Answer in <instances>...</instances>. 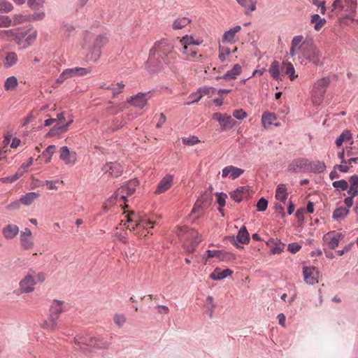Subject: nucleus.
<instances>
[{
	"mask_svg": "<svg viewBox=\"0 0 358 358\" xmlns=\"http://www.w3.org/2000/svg\"><path fill=\"white\" fill-rule=\"evenodd\" d=\"M182 142L184 145H194L200 142L198 137L193 136L189 138H183Z\"/></svg>",
	"mask_w": 358,
	"mask_h": 358,
	"instance_id": "obj_57",
	"label": "nucleus"
},
{
	"mask_svg": "<svg viewBox=\"0 0 358 358\" xmlns=\"http://www.w3.org/2000/svg\"><path fill=\"white\" fill-rule=\"evenodd\" d=\"M348 213V210L344 208H337L334 211L333 217L334 219H339L346 216Z\"/></svg>",
	"mask_w": 358,
	"mask_h": 358,
	"instance_id": "obj_55",
	"label": "nucleus"
},
{
	"mask_svg": "<svg viewBox=\"0 0 358 358\" xmlns=\"http://www.w3.org/2000/svg\"><path fill=\"white\" fill-rule=\"evenodd\" d=\"M276 120L275 114L270 112H265L262 117V123L264 127L267 128L273 124V122Z\"/></svg>",
	"mask_w": 358,
	"mask_h": 358,
	"instance_id": "obj_36",
	"label": "nucleus"
},
{
	"mask_svg": "<svg viewBox=\"0 0 358 358\" xmlns=\"http://www.w3.org/2000/svg\"><path fill=\"white\" fill-rule=\"evenodd\" d=\"M127 219L129 224L127 227L130 230H134L136 229H143L148 230L153 227L154 222L148 220L145 218L141 217L140 215L136 214L134 212H131L129 214L125 215Z\"/></svg>",
	"mask_w": 358,
	"mask_h": 358,
	"instance_id": "obj_11",
	"label": "nucleus"
},
{
	"mask_svg": "<svg viewBox=\"0 0 358 358\" xmlns=\"http://www.w3.org/2000/svg\"><path fill=\"white\" fill-rule=\"evenodd\" d=\"M138 185V181L136 178L128 181L117 190L108 202L110 204L115 201V203H119L122 208L127 207V205L125 204L126 198L135 192Z\"/></svg>",
	"mask_w": 358,
	"mask_h": 358,
	"instance_id": "obj_5",
	"label": "nucleus"
},
{
	"mask_svg": "<svg viewBox=\"0 0 358 358\" xmlns=\"http://www.w3.org/2000/svg\"><path fill=\"white\" fill-rule=\"evenodd\" d=\"M268 206V201L264 198H261L257 203V208L259 211H264Z\"/></svg>",
	"mask_w": 358,
	"mask_h": 358,
	"instance_id": "obj_63",
	"label": "nucleus"
},
{
	"mask_svg": "<svg viewBox=\"0 0 358 358\" xmlns=\"http://www.w3.org/2000/svg\"><path fill=\"white\" fill-rule=\"evenodd\" d=\"M124 109V103L114 104L113 102H109V106L107 108L108 111L112 113H117Z\"/></svg>",
	"mask_w": 358,
	"mask_h": 358,
	"instance_id": "obj_48",
	"label": "nucleus"
},
{
	"mask_svg": "<svg viewBox=\"0 0 358 358\" xmlns=\"http://www.w3.org/2000/svg\"><path fill=\"white\" fill-rule=\"evenodd\" d=\"M212 199L208 194L202 196L199 198L194 204L192 209V213H196L199 210H203L210 206Z\"/></svg>",
	"mask_w": 358,
	"mask_h": 358,
	"instance_id": "obj_24",
	"label": "nucleus"
},
{
	"mask_svg": "<svg viewBox=\"0 0 358 358\" xmlns=\"http://www.w3.org/2000/svg\"><path fill=\"white\" fill-rule=\"evenodd\" d=\"M176 234L182 242L184 249L189 253L194 252L198 244L201 241L198 231L186 226L178 227Z\"/></svg>",
	"mask_w": 358,
	"mask_h": 358,
	"instance_id": "obj_3",
	"label": "nucleus"
},
{
	"mask_svg": "<svg viewBox=\"0 0 358 358\" xmlns=\"http://www.w3.org/2000/svg\"><path fill=\"white\" fill-rule=\"evenodd\" d=\"M173 184V176L166 175L158 183L155 191V194H161L169 190Z\"/></svg>",
	"mask_w": 358,
	"mask_h": 358,
	"instance_id": "obj_17",
	"label": "nucleus"
},
{
	"mask_svg": "<svg viewBox=\"0 0 358 358\" xmlns=\"http://www.w3.org/2000/svg\"><path fill=\"white\" fill-rule=\"evenodd\" d=\"M73 122V120L72 117H71L66 123L60 124L59 126H55L49 131V132L47 134V136L49 137L53 136L56 135L59 131H61V132L66 131L68 127L72 124Z\"/></svg>",
	"mask_w": 358,
	"mask_h": 358,
	"instance_id": "obj_30",
	"label": "nucleus"
},
{
	"mask_svg": "<svg viewBox=\"0 0 358 358\" xmlns=\"http://www.w3.org/2000/svg\"><path fill=\"white\" fill-rule=\"evenodd\" d=\"M320 57L321 54L320 51L317 49L313 43L311 42L303 58L300 61V62L301 64H303L305 60H308L315 64H318Z\"/></svg>",
	"mask_w": 358,
	"mask_h": 358,
	"instance_id": "obj_14",
	"label": "nucleus"
},
{
	"mask_svg": "<svg viewBox=\"0 0 358 358\" xmlns=\"http://www.w3.org/2000/svg\"><path fill=\"white\" fill-rule=\"evenodd\" d=\"M117 87H113V85L111 86L104 87L106 89L110 90L113 92V96H116L117 94L121 93L124 87V85L122 83H118L116 84Z\"/></svg>",
	"mask_w": 358,
	"mask_h": 358,
	"instance_id": "obj_53",
	"label": "nucleus"
},
{
	"mask_svg": "<svg viewBox=\"0 0 358 358\" xmlns=\"http://www.w3.org/2000/svg\"><path fill=\"white\" fill-rule=\"evenodd\" d=\"M242 6L247 8L249 11H254L256 9L257 0H236Z\"/></svg>",
	"mask_w": 358,
	"mask_h": 358,
	"instance_id": "obj_45",
	"label": "nucleus"
},
{
	"mask_svg": "<svg viewBox=\"0 0 358 358\" xmlns=\"http://www.w3.org/2000/svg\"><path fill=\"white\" fill-rule=\"evenodd\" d=\"M33 164V158L30 157L26 163H23L21 166L18 169V170L22 173L23 175L25 172H27V169L31 166Z\"/></svg>",
	"mask_w": 358,
	"mask_h": 358,
	"instance_id": "obj_64",
	"label": "nucleus"
},
{
	"mask_svg": "<svg viewBox=\"0 0 358 358\" xmlns=\"http://www.w3.org/2000/svg\"><path fill=\"white\" fill-rule=\"evenodd\" d=\"M62 305L63 301L55 300L50 306L49 316L57 320L63 311Z\"/></svg>",
	"mask_w": 358,
	"mask_h": 358,
	"instance_id": "obj_26",
	"label": "nucleus"
},
{
	"mask_svg": "<svg viewBox=\"0 0 358 358\" xmlns=\"http://www.w3.org/2000/svg\"><path fill=\"white\" fill-rule=\"evenodd\" d=\"M282 71H285V74L289 76L292 81L294 80L298 77V75L295 74L294 65L289 62L284 61L282 62Z\"/></svg>",
	"mask_w": 358,
	"mask_h": 358,
	"instance_id": "obj_31",
	"label": "nucleus"
},
{
	"mask_svg": "<svg viewBox=\"0 0 358 358\" xmlns=\"http://www.w3.org/2000/svg\"><path fill=\"white\" fill-rule=\"evenodd\" d=\"M201 39H195L192 36L185 35L180 39L176 48L179 51L182 59L189 62H203V56L199 52L197 45L201 44Z\"/></svg>",
	"mask_w": 358,
	"mask_h": 358,
	"instance_id": "obj_1",
	"label": "nucleus"
},
{
	"mask_svg": "<svg viewBox=\"0 0 358 358\" xmlns=\"http://www.w3.org/2000/svg\"><path fill=\"white\" fill-rule=\"evenodd\" d=\"M108 38L106 34L97 36L90 49V52L87 55L89 60L96 62L101 55L102 48L108 43Z\"/></svg>",
	"mask_w": 358,
	"mask_h": 358,
	"instance_id": "obj_9",
	"label": "nucleus"
},
{
	"mask_svg": "<svg viewBox=\"0 0 358 358\" xmlns=\"http://www.w3.org/2000/svg\"><path fill=\"white\" fill-rule=\"evenodd\" d=\"M18 61L17 55L14 52H6L3 59V64L5 68H10L17 64Z\"/></svg>",
	"mask_w": 358,
	"mask_h": 358,
	"instance_id": "obj_29",
	"label": "nucleus"
},
{
	"mask_svg": "<svg viewBox=\"0 0 358 358\" xmlns=\"http://www.w3.org/2000/svg\"><path fill=\"white\" fill-rule=\"evenodd\" d=\"M303 275L305 282L308 285H314L318 282L319 272L313 266H304Z\"/></svg>",
	"mask_w": 358,
	"mask_h": 358,
	"instance_id": "obj_15",
	"label": "nucleus"
},
{
	"mask_svg": "<svg viewBox=\"0 0 358 358\" xmlns=\"http://www.w3.org/2000/svg\"><path fill=\"white\" fill-rule=\"evenodd\" d=\"M126 321L127 317L124 314L115 313L113 315V322L119 328L122 327L123 325L125 324Z\"/></svg>",
	"mask_w": 358,
	"mask_h": 358,
	"instance_id": "obj_46",
	"label": "nucleus"
},
{
	"mask_svg": "<svg viewBox=\"0 0 358 358\" xmlns=\"http://www.w3.org/2000/svg\"><path fill=\"white\" fill-rule=\"evenodd\" d=\"M76 152H70L66 146H63L59 149V159L65 164H75L76 162Z\"/></svg>",
	"mask_w": 358,
	"mask_h": 358,
	"instance_id": "obj_19",
	"label": "nucleus"
},
{
	"mask_svg": "<svg viewBox=\"0 0 358 358\" xmlns=\"http://www.w3.org/2000/svg\"><path fill=\"white\" fill-rule=\"evenodd\" d=\"M330 82L329 77H324L315 83L312 92V101L314 104L321 103Z\"/></svg>",
	"mask_w": 358,
	"mask_h": 358,
	"instance_id": "obj_10",
	"label": "nucleus"
},
{
	"mask_svg": "<svg viewBox=\"0 0 358 358\" xmlns=\"http://www.w3.org/2000/svg\"><path fill=\"white\" fill-rule=\"evenodd\" d=\"M201 98H202V94H200L199 91H197L196 92L192 93L190 94L189 99H191L192 100L190 101L187 102V104L189 105L193 103H196L199 100H201Z\"/></svg>",
	"mask_w": 358,
	"mask_h": 358,
	"instance_id": "obj_62",
	"label": "nucleus"
},
{
	"mask_svg": "<svg viewBox=\"0 0 358 358\" xmlns=\"http://www.w3.org/2000/svg\"><path fill=\"white\" fill-rule=\"evenodd\" d=\"M342 235L341 233L331 231L324 236V241L327 243L330 249H335L339 244Z\"/></svg>",
	"mask_w": 358,
	"mask_h": 358,
	"instance_id": "obj_21",
	"label": "nucleus"
},
{
	"mask_svg": "<svg viewBox=\"0 0 358 358\" xmlns=\"http://www.w3.org/2000/svg\"><path fill=\"white\" fill-rule=\"evenodd\" d=\"M230 54V50L228 48L220 47L219 48V59L224 62L226 60L227 57Z\"/></svg>",
	"mask_w": 358,
	"mask_h": 358,
	"instance_id": "obj_58",
	"label": "nucleus"
},
{
	"mask_svg": "<svg viewBox=\"0 0 358 358\" xmlns=\"http://www.w3.org/2000/svg\"><path fill=\"white\" fill-rule=\"evenodd\" d=\"M241 29V26L237 25L227 31L223 36V41L234 43L235 35Z\"/></svg>",
	"mask_w": 358,
	"mask_h": 358,
	"instance_id": "obj_32",
	"label": "nucleus"
},
{
	"mask_svg": "<svg viewBox=\"0 0 358 358\" xmlns=\"http://www.w3.org/2000/svg\"><path fill=\"white\" fill-rule=\"evenodd\" d=\"M38 31L33 27L24 32H20L17 29L13 42L16 43L20 50H24L31 46L36 40Z\"/></svg>",
	"mask_w": 358,
	"mask_h": 358,
	"instance_id": "obj_7",
	"label": "nucleus"
},
{
	"mask_svg": "<svg viewBox=\"0 0 358 358\" xmlns=\"http://www.w3.org/2000/svg\"><path fill=\"white\" fill-rule=\"evenodd\" d=\"M352 138V134L349 131H343L336 141V144L340 147L343 142L349 141Z\"/></svg>",
	"mask_w": 358,
	"mask_h": 358,
	"instance_id": "obj_47",
	"label": "nucleus"
},
{
	"mask_svg": "<svg viewBox=\"0 0 358 358\" xmlns=\"http://www.w3.org/2000/svg\"><path fill=\"white\" fill-rule=\"evenodd\" d=\"M308 159H296L289 164L287 170L291 173L308 172Z\"/></svg>",
	"mask_w": 358,
	"mask_h": 358,
	"instance_id": "obj_13",
	"label": "nucleus"
},
{
	"mask_svg": "<svg viewBox=\"0 0 358 358\" xmlns=\"http://www.w3.org/2000/svg\"><path fill=\"white\" fill-rule=\"evenodd\" d=\"M148 94V93L140 92L136 95L131 96L127 100V101L130 105L133 106L138 107L139 108H143L148 103V98H146Z\"/></svg>",
	"mask_w": 358,
	"mask_h": 358,
	"instance_id": "obj_20",
	"label": "nucleus"
},
{
	"mask_svg": "<svg viewBox=\"0 0 358 358\" xmlns=\"http://www.w3.org/2000/svg\"><path fill=\"white\" fill-rule=\"evenodd\" d=\"M56 150V146L54 145H49L42 153V156L45 159V163H49L51 161L52 155Z\"/></svg>",
	"mask_w": 358,
	"mask_h": 358,
	"instance_id": "obj_44",
	"label": "nucleus"
},
{
	"mask_svg": "<svg viewBox=\"0 0 358 358\" xmlns=\"http://www.w3.org/2000/svg\"><path fill=\"white\" fill-rule=\"evenodd\" d=\"M17 29L0 31V38L9 42H13Z\"/></svg>",
	"mask_w": 358,
	"mask_h": 358,
	"instance_id": "obj_39",
	"label": "nucleus"
},
{
	"mask_svg": "<svg viewBox=\"0 0 358 358\" xmlns=\"http://www.w3.org/2000/svg\"><path fill=\"white\" fill-rule=\"evenodd\" d=\"M192 20L188 17H178L173 21L172 27L175 30L181 29L190 24Z\"/></svg>",
	"mask_w": 358,
	"mask_h": 358,
	"instance_id": "obj_35",
	"label": "nucleus"
},
{
	"mask_svg": "<svg viewBox=\"0 0 358 358\" xmlns=\"http://www.w3.org/2000/svg\"><path fill=\"white\" fill-rule=\"evenodd\" d=\"M310 22L314 24V29L316 31H320L325 24L326 20L320 17L317 14H314L311 16Z\"/></svg>",
	"mask_w": 358,
	"mask_h": 358,
	"instance_id": "obj_38",
	"label": "nucleus"
},
{
	"mask_svg": "<svg viewBox=\"0 0 358 358\" xmlns=\"http://www.w3.org/2000/svg\"><path fill=\"white\" fill-rule=\"evenodd\" d=\"M308 172L322 173L326 169L323 162L310 161L308 159Z\"/></svg>",
	"mask_w": 358,
	"mask_h": 358,
	"instance_id": "obj_28",
	"label": "nucleus"
},
{
	"mask_svg": "<svg viewBox=\"0 0 358 358\" xmlns=\"http://www.w3.org/2000/svg\"><path fill=\"white\" fill-rule=\"evenodd\" d=\"M18 85L17 79L15 76L8 77L4 83V89L6 91L14 90Z\"/></svg>",
	"mask_w": 358,
	"mask_h": 358,
	"instance_id": "obj_43",
	"label": "nucleus"
},
{
	"mask_svg": "<svg viewBox=\"0 0 358 358\" xmlns=\"http://www.w3.org/2000/svg\"><path fill=\"white\" fill-rule=\"evenodd\" d=\"M213 119L217 120L220 125V128L222 131H227L232 129L236 122L229 115L221 113H215L213 115Z\"/></svg>",
	"mask_w": 358,
	"mask_h": 358,
	"instance_id": "obj_12",
	"label": "nucleus"
},
{
	"mask_svg": "<svg viewBox=\"0 0 358 358\" xmlns=\"http://www.w3.org/2000/svg\"><path fill=\"white\" fill-rule=\"evenodd\" d=\"M268 72L271 76L275 80H281L280 78V68L278 61H273L268 69Z\"/></svg>",
	"mask_w": 358,
	"mask_h": 358,
	"instance_id": "obj_37",
	"label": "nucleus"
},
{
	"mask_svg": "<svg viewBox=\"0 0 358 358\" xmlns=\"http://www.w3.org/2000/svg\"><path fill=\"white\" fill-rule=\"evenodd\" d=\"M236 240L242 244H247L249 243V233L245 227L241 228L236 236Z\"/></svg>",
	"mask_w": 358,
	"mask_h": 358,
	"instance_id": "obj_40",
	"label": "nucleus"
},
{
	"mask_svg": "<svg viewBox=\"0 0 358 358\" xmlns=\"http://www.w3.org/2000/svg\"><path fill=\"white\" fill-rule=\"evenodd\" d=\"M244 187H241L230 194L231 197L236 201L240 202L243 199Z\"/></svg>",
	"mask_w": 358,
	"mask_h": 358,
	"instance_id": "obj_52",
	"label": "nucleus"
},
{
	"mask_svg": "<svg viewBox=\"0 0 358 358\" xmlns=\"http://www.w3.org/2000/svg\"><path fill=\"white\" fill-rule=\"evenodd\" d=\"M40 194L37 192H31L26 194L25 195L22 196L20 201L25 205V206H29L31 205L36 199L39 197Z\"/></svg>",
	"mask_w": 358,
	"mask_h": 358,
	"instance_id": "obj_34",
	"label": "nucleus"
},
{
	"mask_svg": "<svg viewBox=\"0 0 358 358\" xmlns=\"http://www.w3.org/2000/svg\"><path fill=\"white\" fill-rule=\"evenodd\" d=\"M102 171L113 177L121 176L123 169L120 164L117 162H108L102 168Z\"/></svg>",
	"mask_w": 358,
	"mask_h": 358,
	"instance_id": "obj_18",
	"label": "nucleus"
},
{
	"mask_svg": "<svg viewBox=\"0 0 358 358\" xmlns=\"http://www.w3.org/2000/svg\"><path fill=\"white\" fill-rule=\"evenodd\" d=\"M357 7V0H334L332 10H338L341 15L354 20Z\"/></svg>",
	"mask_w": 358,
	"mask_h": 358,
	"instance_id": "obj_6",
	"label": "nucleus"
},
{
	"mask_svg": "<svg viewBox=\"0 0 358 358\" xmlns=\"http://www.w3.org/2000/svg\"><path fill=\"white\" fill-rule=\"evenodd\" d=\"M19 227L14 224H8L3 227L2 234L6 239H13L19 233Z\"/></svg>",
	"mask_w": 358,
	"mask_h": 358,
	"instance_id": "obj_23",
	"label": "nucleus"
},
{
	"mask_svg": "<svg viewBox=\"0 0 358 358\" xmlns=\"http://www.w3.org/2000/svg\"><path fill=\"white\" fill-rule=\"evenodd\" d=\"M287 189L285 184H280L278 185L275 190L276 199L285 202L287 198Z\"/></svg>",
	"mask_w": 358,
	"mask_h": 358,
	"instance_id": "obj_33",
	"label": "nucleus"
},
{
	"mask_svg": "<svg viewBox=\"0 0 358 358\" xmlns=\"http://www.w3.org/2000/svg\"><path fill=\"white\" fill-rule=\"evenodd\" d=\"M233 116L238 120H242L248 117V114L243 109H237L233 112Z\"/></svg>",
	"mask_w": 358,
	"mask_h": 358,
	"instance_id": "obj_60",
	"label": "nucleus"
},
{
	"mask_svg": "<svg viewBox=\"0 0 358 358\" xmlns=\"http://www.w3.org/2000/svg\"><path fill=\"white\" fill-rule=\"evenodd\" d=\"M43 0H27V6L32 10H38L43 7Z\"/></svg>",
	"mask_w": 358,
	"mask_h": 358,
	"instance_id": "obj_50",
	"label": "nucleus"
},
{
	"mask_svg": "<svg viewBox=\"0 0 358 358\" xmlns=\"http://www.w3.org/2000/svg\"><path fill=\"white\" fill-rule=\"evenodd\" d=\"M242 67L240 64H235L233 68L228 71L222 77H217V79H224L226 80H234L241 73Z\"/></svg>",
	"mask_w": 358,
	"mask_h": 358,
	"instance_id": "obj_27",
	"label": "nucleus"
},
{
	"mask_svg": "<svg viewBox=\"0 0 358 358\" xmlns=\"http://www.w3.org/2000/svg\"><path fill=\"white\" fill-rule=\"evenodd\" d=\"M174 48L175 46L170 41L162 38L154 43L150 50V57L157 54L164 64L173 71L176 69L175 61L177 58V52L174 51Z\"/></svg>",
	"mask_w": 358,
	"mask_h": 358,
	"instance_id": "obj_2",
	"label": "nucleus"
},
{
	"mask_svg": "<svg viewBox=\"0 0 358 358\" xmlns=\"http://www.w3.org/2000/svg\"><path fill=\"white\" fill-rule=\"evenodd\" d=\"M243 169L231 165L222 169V177L227 178V176H229L234 180L243 174Z\"/></svg>",
	"mask_w": 358,
	"mask_h": 358,
	"instance_id": "obj_22",
	"label": "nucleus"
},
{
	"mask_svg": "<svg viewBox=\"0 0 358 358\" xmlns=\"http://www.w3.org/2000/svg\"><path fill=\"white\" fill-rule=\"evenodd\" d=\"M13 27L12 18L7 15H0V28Z\"/></svg>",
	"mask_w": 358,
	"mask_h": 358,
	"instance_id": "obj_51",
	"label": "nucleus"
},
{
	"mask_svg": "<svg viewBox=\"0 0 358 358\" xmlns=\"http://www.w3.org/2000/svg\"><path fill=\"white\" fill-rule=\"evenodd\" d=\"M73 71L75 76H84L87 75L91 72V69L90 68H82V67H75L73 68Z\"/></svg>",
	"mask_w": 358,
	"mask_h": 358,
	"instance_id": "obj_54",
	"label": "nucleus"
},
{
	"mask_svg": "<svg viewBox=\"0 0 358 358\" xmlns=\"http://www.w3.org/2000/svg\"><path fill=\"white\" fill-rule=\"evenodd\" d=\"M57 326V320L51 317H48L42 324L41 327L45 330L53 331L56 329Z\"/></svg>",
	"mask_w": 358,
	"mask_h": 358,
	"instance_id": "obj_41",
	"label": "nucleus"
},
{
	"mask_svg": "<svg viewBox=\"0 0 358 358\" xmlns=\"http://www.w3.org/2000/svg\"><path fill=\"white\" fill-rule=\"evenodd\" d=\"M13 26H17L27 22H29V15H23L21 13L15 14L12 17Z\"/></svg>",
	"mask_w": 358,
	"mask_h": 358,
	"instance_id": "obj_42",
	"label": "nucleus"
},
{
	"mask_svg": "<svg viewBox=\"0 0 358 358\" xmlns=\"http://www.w3.org/2000/svg\"><path fill=\"white\" fill-rule=\"evenodd\" d=\"M45 17L44 11L35 12L31 15H29V22L30 21H41L43 20Z\"/></svg>",
	"mask_w": 358,
	"mask_h": 358,
	"instance_id": "obj_56",
	"label": "nucleus"
},
{
	"mask_svg": "<svg viewBox=\"0 0 358 358\" xmlns=\"http://www.w3.org/2000/svg\"><path fill=\"white\" fill-rule=\"evenodd\" d=\"M233 271L229 268L222 270L220 268H216L213 273H210V278L213 280H220L231 275Z\"/></svg>",
	"mask_w": 358,
	"mask_h": 358,
	"instance_id": "obj_25",
	"label": "nucleus"
},
{
	"mask_svg": "<svg viewBox=\"0 0 358 358\" xmlns=\"http://www.w3.org/2000/svg\"><path fill=\"white\" fill-rule=\"evenodd\" d=\"M46 278L45 273L29 270L27 275L19 282V290L20 293H31L35 289V285L42 283Z\"/></svg>",
	"mask_w": 358,
	"mask_h": 358,
	"instance_id": "obj_4",
	"label": "nucleus"
},
{
	"mask_svg": "<svg viewBox=\"0 0 358 358\" xmlns=\"http://www.w3.org/2000/svg\"><path fill=\"white\" fill-rule=\"evenodd\" d=\"M20 245L23 250H31L34 248V242L31 230L26 228L22 231L20 237Z\"/></svg>",
	"mask_w": 358,
	"mask_h": 358,
	"instance_id": "obj_16",
	"label": "nucleus"
},
{
	"mask_svg": "<svg viewBox=\"0 0 358 358\" xmlns=\"http://www.w3.org/2000/svg\"><path fill=\"white\" fill-rule=\"evenodd\" d=\"M198 91L202 94L203 97L205 95L213 94L215 92V89L211 87H204L200 88Z\"/></svg>",
	"mask_w": 358,
	"mask_h": 358,
	"instance_id": "obj_61",
	"label": "nucleus"
},
{
	"mask_svg": "<svg viewBox=\"0 0 358 358\" xmlns=\"http://www.w3.org/2000/svg\"><path fill=\"white\" fill-rule=\"evenodd\" d=\"M13 10V6L6 0H0V12L9 13Z\"/></svg>",
	"mask_w": 358,
	"mask_h": 358,
	"instance_id": "obj_49",
	"label": "nucleus"
},
{
	"mask_svg": "<svg viewBox=\"0 0 358 358\" xmlns=\"http://www.w3.org/2000/svg\"><path fill=\"white\" fill-rule=\"evenodd\" d=\"M334 187L336 189H341L342 190H345L348 189V184L346 180H336L333 182Z\"/></svg>",
	"mask_w": 358,
	"mask_h": 358,
	"instance_id": "obj_59",
	"label": "nucleus"
},
{
	"mask_svg": "<svg viewBox=\"0 0 358 358\" xmlns=\"http://www.w3.org/2000/svg\"><path fill=\"white\" fill-rule=\"evenodd\" d=\"M311 42L306 40L301 35L294 36L291 41L290 56L294 57L299 55V59L301 61L303 58Z\"/></svg>",
	"mask_w": 358,
	"mask_h": 358,
	"instance_id": "obj_8",
	"label": "nucleus"
}]
</instances>
